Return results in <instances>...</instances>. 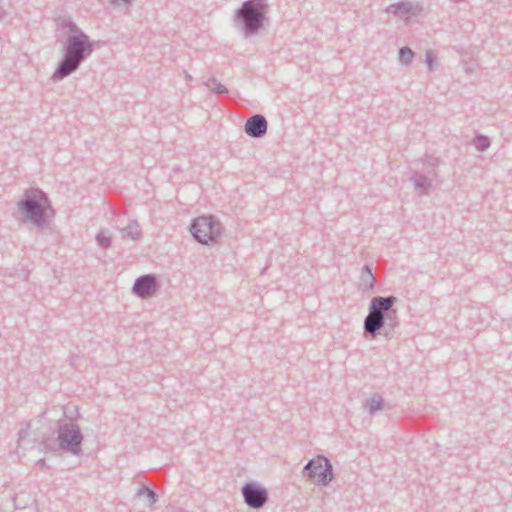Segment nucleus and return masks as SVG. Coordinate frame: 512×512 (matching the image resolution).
Returning <instances> with one entry per match:
<instances>
[{
  "instance_id": "10",
  "label": "nucleus",
  "mask_w": 512,
  "mask_h": 512,
  "mask_svg": "<svg viewBox=\"0 0 512 512\" xmlns=\"http://www.w3.org/2000/svg\"><path fill=\"white\" fill-rule=\"evenodd\" d=\"M159 289L157 277L154 274H145L138 277L133 285V292L141 299H147L156 294Z\"/></svg>"
},
{
  "instance_id": "23",
  "label": "nucleus",
  "mask_w": 512,
  "mask_h": 512,
  "mask_svg": "<svg viewBox=\"0 0 512 512\" xmlns=\"http://www.w3.org/2000/svg\"><path fill=\"white\" fill-rule=\"evenodd\" d=\"M134 0H110L111 5H117L119 2H122L126 5H130Z\"/></svg>"
},
{
  "instance_id": "13",
  "label": "nucleus",
  "mask_w": 512,
  "mask_h": 512,
  "mask_svg": "<svg viewBox=\"0 0 512 512\" xmlns=\"http://www.w3.org/2000/svg\"><path fill=\"white\" fill-rule=\"evenodd\" d=\"M411 181L414 184L415 190L420 194H428L429 189L431 188L432 181L425 175L419 172H414Z\"/></svg>"
},
{
  "instance_id": "12",
  "label": "nucleus",
  "mask_w": 512,
  "mask_h": 512,
  "mask_svg": "<svg viewBox=\"0 0 512 512\" xmlns=\"http://www.w3.org/2000/svg\"><path fill=\"white\" fill-rule=\"evenodd\" d=\"M375 287V277L372 272V265L366 264L359 276V288L364 291H372Z\"/></svg>"
},
{
  "instance_id": "17",
  "label": "nucleus",
  "mask_w": 512,
  "mask_h": 512,
  "mask_svg": "<svg viewBox=\"0 0 512 512\" xmlns=\"http://www.w3.org/2000/svg\"><path fill=\"white\" fill-rule=\"evenodd\" d=\"M414 56V52L409 47H402L399 49V62L402 65H410L414 59Z\"/></svg>"
},
{
  "instance_id": "25",
  "label": "nucleus",
  "mask_w": 512,
  "mask_h": 512,
  "mask_svg": "<svg viewBox=\"0 0 512 512\" xmlns=\"http://www.w3.org/2000/svg\"><path fill=\"white\" fill-rule=\"evenodd\" d=\"M185 79L187 81H191L193 78H192V76L188 72H185Z\"/></svg>"
},
{
  "instance_id": "19",
  "label": "nucleus",
  "mask_w": 512,
  "mask_h": 512,
  "mask_svg": "<svg viewBox=\"0 0 512 512\" xmlns=\"http://www.w3.org/2000/svg\"><path fill=\"white\" fill-rule=\"evenodd\" d=\"M490 138L485 135H478L474 140V145L478 151L484 152L490 147Z\"/></svg>"
},
{
  "instance_id": "5",
  "label": "nucleus",
  "mask_w": 512,
  "mask_h": 512,
  "mask_svg": "<svg viewBox=\"0 0 512 512\" xmlns=\"http://www.w3.org/2000/svg\"><path fill=\"white\" fill-rule=\"evenodd\" d=\"M190 231L196 241L209 245L217 242L221 225L212 216H201L192 221Z\"/></svg>"
},
{
  "instance_id": "15",
  "label": "nucleus",
  "mask_w": 512,
  "mask_h": 512,
  "mask_svg": "<svg viewBox=\"0 0 512 512\" xmlns=\"http://www.w3.org/2000/svg\"><path fill=\"white\" fill-rule=\"evenodd\" d=\"M384 407V400L379 394H374L371 398L366 400L364 408L367 410L369 415H375L381 411Z\"/></svg>"
},
{
  "instance_id": "8",
  "label": "nucleus",
  "mask_w": 512,
  "mask_h": 512,
  "mask_svg": "<svg viewBox=\"0 0 512 512\" xmlns=\"http://www.w3.org/2000/svg\"><path fill=\"white\" fill-rule=\"evenodd\" d=\"M244 503L251 509H261L268 501V491L254 482H247L241 488Z\"/></svg>"
},
{
  "instance_id": "22",
  "label": "nucleus",
  "mask_w": 512,
  "mask_h": 512,
  "mask_svg": "<svg viewBox=\"0 0 512 512\" xmlns=\"http://www.w3.org/2000/svg\"><path fill=\"white\" fill-rule=\"evenodd\" d=\"M437 163H438V159L434 158L432 156H427L424 161V165H428V166H436Z\"/></svg>"
},
{
  "instance_id": "18",
  "label": "nucleus",
  "mask_w": 512,
  "mask_h": 512,
  "mask_svg": "<svg viewBox=\"0 0 512 512\" xmlns=\"http://www.w3.org/2000/svg\"><path fill=\"white\" fill-rule=\"evenodd\" d=\"M137 496H145L148 500V506H152L157 501V494L147 486H142L138 489Z\"/></svg>"
},
{
  "instance_id": "11",
  "label": "nucleus",
  "mask_w": 512,
  "mask_h": 512,
  "mask_svg": "<svg viewBox=\"0 0 512 512\" xmlns=\"http://www.w3.org/2000/svg\"><path fill=\"white\" fill-rule=\"evenodd\" d=\"M268 128L266 118L261 114H255L246 120L244 125L245 133L255 139L263 137Z\"/></svg>"
},
{
  "instance_id": "9",
  "label": "nucleus",
  "mask_w": 512,
  "mask_h": 512,
  "mask_svg": "<svg viewBox=\"0 0 512 512\" xmlns=\"http://www.w3.org/2000/svg\"><path fill=\"white\" fill-rule=\"evenodd\" d=\"M422 11V6L419 3L409 0L399 1L388 5L385 12L391 14L401 20L408 21L411 17L418 16Z\"/></svg>"
},
{
  "instance_id": "1",
  "label": "nucleus",
  "mask_w": 512,
  "mask_h": 512,
  "mask_svg": "<svg viewBox=\"0 0 512 512\" xmlns=\"http://www.w3.org/2000/svg\"><path fill=\"white\" fill-rule=\"evenodd\" d=\"M65 27L71 34L68 35L63 46V58L52 74L51 79L54 82L61 81L77 71L95 49V42L76 23L69 21Z\"/></svg>"
},
{
  "instance_id": "2",
  "label": "nucleus",
  "mask_w": 512,
  "mask_h": 512,
  "mask_svg": "<svg viewBox=\"0 0 512 512\" xmlns=\"http://www.w3.org/2000/svg\"><path fill=\"white\" fill-rule=\"evenodd\" d=\"M397 298L393 295L373 297L369 303L368 314L364 318V335L376 338L380 331L385 329L384 337L391 338V330L395 329L399 322L397 311L393 309Z\"/></svg>"
},
{
  "instance_id": "21",
  "label": "nucleus",
  "mask_w": 512,
  "mask_h": 512,
  "mask_svg": "<svg viewBox=\"0 0 512 512\" xmlns=\"http://www.w3.org/2000/svg\"><path fill=\"white\" fill-rule=\"evenodd\" d=\"M436 59L432 51L428 50L425 54V63L428 66L429 70L432 71L435 65Z\"/></svg>"
},
{
  "instance_id": "24",
  "label": "nucleus",
  "mask_w": 512,
  "mask_h": 512,
  "mask_svg": "<svg viewBox=\"0 0 512 512\" xmlns=\"http://www.w3.org/2000/svg\"><path fill=\"white\" fill-rule=\"evenodd\" d=\"M26 434H27V432L24 430H21L19 432V440H18L19 443L23 440V438L26 436Z\"/></svg>"
},
{
  "instance_id": "6",
  "label": "nucleus",
  "mask_w": 512,
  "mask_h": 512,
  "mask_svg": "<svg viewBox=\"0 0 512 512\" xmlns=\"http://www.w3.org/2000/svg\"><path fill=\"white\" fill-rule=\"evenodd\" d=\"M303 472L315 485L327 486L334 479L332 464L323 455L309 460L304 466Z\"/></svg>"
},
{
  "instance_id": "14",
  "label": "nucleus",
  "mask_w": 512,
  "mask_h": 512,
  "mask_svg": "<svg viewBox=\"0 0 512 512\" xmlns=\"http://www.w3.org/2000/svg\"><path fill=\"white\" fill-rule=\"evenodd\" d=\"M122 239L138 240L141 236V227L137 221L131 220L120 230Z\"/></svg>"
},
{
  "instance_id": "16",
  "label": "nucleus",
  "mask_w": 512,
  "mask_h": 512,
  "mask_svg": "<svg viewBox=\"0 0 512 512\" xmlns=\"http://www.w3.org/2000/svg\"><path fill=\"white\" fill-rule=\"evenodd\" d=\"M204 86L207 87L211 92L216 94H227L228 89L222 85L216 78H210L204 82Z\"/></svg>"
},
{
  "instance_id": "20",
  "label": "nucleus",
  "mask_w": 512,
  "mask_h": 512,
  "mask_svg": "<svg viewBox=\"0 0 512 512\" xmlns=\"http://www.w3.org/2000/svg\"><path fill=\"white\" fill-rule=\"evenodd\" d=\"M96 242L101 248L104 249H108L112 244L111 237L106 236L103 232H99L96 235Z\"/></svg>"
},
{
  "instance_id": "7",
  "label": "nucleus",
  "mask_w": 512,
  "mask_h": 512,
  "mask_svg": "<svg viewBox=\"0 0 512 512\" xmlns=\"http://www.w3.org/2000/svg\"><path fill=\"white\" fill-rule=\"evenodd\" d=\"M82 441L83 435L77 424L67 422L58 427V442L62 450L80 455Z\"/></svg>"
},
{
  "instance_id": "3",
  "label": "nucleus",
  "mask_w": 512,
  "mask_h": 512,
  "mask_svg": "<svg viewBox=\"0 0 512 512\" xmlns=\"http://www.w3.org/2000/svg\"><path fill=\"white\" fill-rule=\"evenodd\" d=\"M49 207L50 200L47 194L39 188L27 189L17 203L18 211L23 216V222L31 223L39 230L48 225L46 211Z\"/></svg>"
},
{
  "instance_id": "4",
  "label": "nucleus",
  "mask_w": 512,
  "mask_h": 512,
  "mask_svg": "<svg viewBox=\"0 0 512 512\" xmlns=\"http://www.w3.org/2000/svg\"><path fill=\"white\" fill-rule=\"evenodd\" d=\"M268 9L266 0H246L242 3L234 21L241 26L244 37L254 36L263 28Z\"/></svg>"
}]
</instances>
